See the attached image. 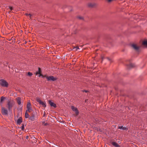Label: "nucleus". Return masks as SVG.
I'll return each mask as SVG.
<instances>
[{
	"label": "nucleus",
	"instance_id": "nucleus-5",
	"mask_svg": "<svg viewBox=\"0 0 147 147\" xmlns=\"http://www.w3.org/2000/svg\"><path fill=\"white\" fill-rule=\"evenodd\" d=\"M27 110H26V111H28L30 112V110L32 109L31 107V104L30 102H28L27 104Z\"/></svg>",
	"mask_w": 147,
	"mask_h": 147
},
{
	"label": "nucleus",
	"instance_id": "nucleus-30",
	"mask_svg": "<svg viewBox=\"0 0 147 147\" xmlns=\"http://www.w3.org/2000/svg\"><path fill=\"white\" fill-rule=\"evenodd\" d=\"M102 60H103V59H104V58H103V57H102Z\"/></svg>",
	"mask_w": 147,
	"mask_h": 147
},
{
	"label": "nucleus",
	"instance_id": "nucleus-2",
	"mask_svg": "<svg viewBox=\"0 0 147 147\" xmlns=\"http://www.w3.org/2000/svg\"><path fill=\"white\" fill-rule=\"evenodd\" d=\"M14 103L13 101H9L7 103V105H8V109L9 111L13 107V105Z\"/></svg>",
	"mask_w": 147,
	"mask_h": 147
},
{
	"label": "nucleus",
	"instance_id": "nucleus-23",
	"mask_svg": "<svg viewBox=\"0 0 147 147\" xmlns=\"http://www.w3.org/2000/svg\"><path fill=\"white\" fill-rule=\"evenodd\" d=\"M5 99V97L3 96L1 97V102L3 101Z\"/></svg>",
	"mask_w": 147,
	"mask_h": 147
},
{
	"label": "nucleus",
	"instance_id": "nucleus-17",
	"mask_svg": "<svg viewBox=\"0 0 147 147\" xmlns=\"http://www.w3.org/2000/svg\"><path fill=\"white\" fill-rule=\"evenodd\" d=\"M40 68H38V71L36 73V75H37L38 74H39V77H40V76L41 75V74H40Z\"/></svg>",
	"mask_w": 147,
	"mask_h": 147
},
{
	"label": "nucleus",
	"instance_id": "nucleus-16",
	"mask_svg": "<svg viewBox=\"0 0 147 147\" xmlns=\"http://www.w3.org/2000/svg\"><path fill=\"white\" fill-rule=\"evenodd\" d=\"M142 44L144 46L147 47V40H144Z\"/></svg>",
	"mask_w": 147,
	"mask_h": 147
},
{
	"label": "nucleus",
	"instance_id": "nucleus-9",
	"mask_svg": "<svg viewBox=\"0 0 147 147\" xmlns=\"http://www.w3.org/2000/svg\"><path fill=\"white\" fill-rule=\"evenodd\" d=\"M131 47L135 50H136L139 49V47L136 45L133 44L131 45Z\"/></svg>",
	"mask_w": 147,
	"mask_h": 147
},
{
	"label": "nucleus",
	"instance_id": "nucleus-7",
	"mask_svg": "<svg viewBox=\"0 0 147 147\" xmlns=\"http://www.w3.org/2000/svg\"><path fill=\"white\" fill-rule=\"evenodd\" d=\"M22 121V118L21 117L19 118L17 121V123L18 125H20Z\"/></svg>",
	"mask_w": 147,
	"mask_h": 147
},
{
	"label": "nucleus",
	"instance_id": "nucleus-6",
	"mask_svg": "<svg viewBox=\"0 0 147 147\" xmlns=\"http://www.w3.org/2000/svg\"><path fill=\"white\" fill-rule=\"evenodd\" d=\"M71 107V109H72V110L73 111L75 112L76 113V114L77 115L78 114L79 112H78V111L77 110V108H76V107H74L73 106H72Z\"/></svg>",
	"mask_w": 147,
	"mask_h": 147
},
{
	"label": "nucleus",
	"instance_id": "nucleus-19",
	"mask_svg": "<svg viewBox=\"0 0 147 147\" xmlns=\"http://www.w3.org/2000/svg\"><path fill=\"white\" fill-rule=\"evenodd\" d=\"M73 49L74 50V51H78V50L79 49V48L78 47H74Z\"/></svg>",
	"mask_w": 147,
	"mask_h": 147
},
{
	"label": "nucleus",
	"instance_id": "nucleus-10",
	"mask_svg": "<svg viewBox=\"0 0 147 147\" xmlns=\"http://www.w3.org/2000/svg\"><path fill=\"white\" fill-rule=\"evenodd\" d=\"M96 4L95 3H89L88 4V6L90 7H93L96 5Z\"/></svg>",
	"mask_w": 147,
	"mask_h": 147
},
{
	"label": "nucleus",
	"instance_id": "nucleus-27",
	"mask_svg": "<svg viewBox=\"0 0 147 147\" xmlns=\"http://www.w3.org/2000/svg\"><path fill=\"white\" fill-rule=\"evenodd\" d=\"M9 7V9H10L11 10H12L13 9V8L12 7Z\"/></svg>",
	"mask_w": 147,
	"mask_h": 147
},
{
	"label": "nucleus",
	"instance_id": "nucleus-4",
	"mask_svg": "<svg viewBox=\"0 0 147 147\" xmlns=\"http://www.w3.org/2000/svg\"><path fill=\"white\" fill-rule=\"evenodd\" d=\"M1 113L3 115H7L8 114V111L7 109L2 107L1 108Z\"/></svg>",
	"mask_w": 147,
	"mask_h": 147
},
{
	"label": "nucleus",
	"instance_id": "nucleus-8",
	"mask_svg": "<svg viewBox=\"0 0 147 147\" xmlns=\"http://www.w3.org/2000/svg\"><path fill=\"white\" fill-rule=\"evenodd\" d=\"M49 102L51 107H56V104L51 100H49Z\"/></svg>",
	"mask_w": 147,
	"mask_h": 147
},
{
	"label": "nucleus",
	"instance_id": "nucleus-26",
	"mask_svg": "<svg viewBox=\"0 0 147 147\" xmlns=\"http://www.w3.org/2000/svg\"><path fill=\"white\" fill-rule=\"evenodd\" d=\"M32 16V15H31V14H30V13H29V16H29V17H30V19H31V17Z\"/></svg>",
	"mask_w": 147,
	"mask_h": 147
},
{
	"label": "nucleus",
	"instance_id": "nucleus-12",
	"mask_svg": "<svg viewBox=\"0 0 147 147\" xmlns=\"http://www.w3.org/2000/svg\"><path fill=\"white\" fill-rule=\"evenodd\" d=\"M112 144L113 146H114L115 147H120L119 145L116 142H112Z\"/></svg>",
	"mask_w": 147,
	"mask_h": 147
},
{
	"label": "nucleus",
	"instance_id": "nucleus-14",
	"mask_svg": "<svg viewBox=\"0 0 147 147\" xmlns=\"http://www.w3.org/2000/svg\"><path fill=\"white\" fill-rule=\"evenodd\" d=\"M40 104L42 105L43 107H46V105L45 102L41 101L39 103Z\"/></svg>",
	"mask_w": 147,
	"mask_h": 147
},
{
	"label": "nucleus",
	"instance_id": "nucleus-22",
	"mask_svg": "<svg viewBox=\"0 0 147 147\" xmlns=\"http://www.w3.org/2000/svg\"><path fill=\"white\" fill-rule=\"evenodd\" d=\"M25 117L26 118H28L29 117V114L26 112L25 114Z\"/></svg>",
	"mask_w": 147,
	"mask_h": 147
},
{
	"label": "nucleus",
	"instance_id": "nucleus-20",
	"mask_svg": "<svg viewBox=\"0 0 147 147\" xmlns=\"http://www.w3.org/2000/svg\"><path fill=\"white\" fill-rule=\"evenodd\" d=\"M25 126V125L23 124H22V126L20 127L22 130H24Z\"/></svg>",
	"mask_w": 147,
	"mask_h": 147
},
{
	"label": "nucleus",
	"instance_id": "nucleus-18",
	"mask_svg": "<svg viewBox=\"0 0 147 147\" xmlns=\"http://www.w3.org/2000/svg\"><path fill=\"white\" fill-rule=\"evenodd\" d=\"M134 64L132 63H130L128 65V68H131L134 67Z\"/></svg>",
	"mask_w": 147,
	"mask_h": 147
},
{
	"label": "nucleus",
	"instance_id": "nucleus-24",
	"mask_svg": "<svg viewBox=\"0 0 147 147\" xmlns=\"http://www.w3.org/2000/svg\"><path fill=\"white\" fill-rule=\"evenodd\" d=\"M28 75L30 76H31L32 75V74L30 72H28Z\"/></svg>",
	"mask_w": 147,
	"mask_h": 147
},
{
	"label": "nucleus",
	"instance_id": "nucleus-1",
	"mask_svg": "<svg viewBox=\"0 0 147 147\" xmlns=\"http://www.w3.org/2000/svg\"><path fill=\"white\" fill-rule=\"evenodd\" d=\"M0 85L3 87H7L8 86L7 82L3 79L0 80Z\"/></svg>",
	"mask_w": 147,
	"mask_h": 147
},
{
	"label": "nucleus",
	"instance_id": "nucleus-28",
	"mask_svg": "<svg viewBox=\"0 0 147 147\" xmlns=\"http://www.w3.org/2000/svg\"><path fill=\"white\" fill-rule=\"evenodd\" d=\"M25 14V15L26 16H29V13H26Z\"/></svg>",
	"mask_w": 147,
	"mask_h": 147
},
{
	"label": "nucleus",
	"instance_id": "nucleus-29",
	"mask_svg": "<svg viewBox=\"0 0 147 147\" xmlns=\"http://www.w3.org/2000/svg\"><path fill=\"white\" fill-rule=\"evenodd\" d=\"M107 59L108 60H109L111 61V59H110L109 58H108V57H107Z\"/></svg>",
	"mask_w": 147,
	"mask_h": 147
},
{
	"label": "nucleus",
	"instance_id": "nucleus-21",
	"mask_svg": "<svg viewBox=\"0 0 147 147\" xmlns=\"http://www.w3.org/2000/svg\"><path fill=\"white\" fill-rule=\"evenodd\" d=\"M36 101L37 102H38L39 103L41 101L40 99L38 97H37L36 98Z\"/></svg>",
	"mask_w": 147,
	"mask_h": 147
},
{
	"label": "nucleus",
	"instance_id": "nucleus-25",
	"mask_svg": "<svg viewBox=\"0 0 147 147\" xmlns=\"http://www.w3.org/2000/svg\"><path fill=\"white\" fill-rule=\"evenodd\" d=\"M78 18L80 19H83V18L82 17L79 16L78 17Z\"/></svg>",
	"mask_w": 147,
	"mask_h": 147
},
{
	"label": "nucleus",
	"instance_id": "nucleus-31",
	"mask_svg": "<svg viewBox=\"0 0 147 147\" xmlns=\"http://www.w3.org/2000/svg\"><path fill=\"white\" fill-rule=\"evenodd\" d=\"M84 91H85L86 92H87V91L86 90H84Z\"/></svg>",
	"mask_w": 147,
	"mask_h": 147
},
{
	"label": "nucleus",
	"instance_id": "nucleus-3",
	"mask_svg": "<svg viewBox=\"0 0 147 147\" xmlns=\"http://www.w3.org/2000/svg\"><path fill=\"white\" fill-rule=\"evenodd\" d=\"M46 78L47 80L49 81H54L56 80L57 79L56 78L52 76L47 77Z\"/></svg>",
	"mask_w": 147,
	"mask_h": 147
},
{
	"label": "nucleus",
	"instance_id": "nucleus-11",
	"mask_svg": "<svg viewBox=\"0 0 147 147\" xmlns=\"http://www.w3.org/2000/svg\"><path fill=\"white\" fill-rule=\"evenodd\" d=\"M17 101L19 105H20L21 103V99L20 97H18L16 98Z\"/></svg>",
	"mask_w": 147,
	"mask_h": 147
},
{
	"label": "nucleus",
	"instance_id": "nucleus-15",
	"mask_svg": "<svg viewBox=\"0 0 147 147\" xmlns=\"http://www.w3.org/2000/svg\"><path fill=\"white\" fill-rule=\"evenodd\" d=\"M119 128L121 129L127 130V128L125 127H123V126H120L119 127Z\"/></svg>",
	"mask_w": 147,
	"mask_h": 147
},
{
	"label": "nucleus",
	"instance_id": "nucleus-13",
	"mask_svg": "<svg viewBox=\"0 0 147 147\" xmlns=\"http://www.w3.org/2000/svg\"><path fill=\"white\" fill-rule=\"evenodd\" d=\"M36 116L34 114L32 115V116L30 117V119L32 121H34L35 120Z\"/></svg>",
	"mask_w": 147,
	"mask_h": 147
}]
</instances>
